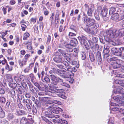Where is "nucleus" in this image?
Instances as JSON below:
<instances>
[{"mask_svg": "<svg viewBox=\"0 0 124 124\" xmlns=\"http://www.w3.org/2000/svg\"><path fill=\"white\" fill-rule=\"evenodd\" d=\"M118 103V106L124 107V102L122 101H120Z\"/></svg>", "mask_w": 124, "mask_h": 124, "instance_id": "64", "label": "nucleus"}, {"mask_svg": "<svg viewBox=\"0 0 124 124\" xmlns=\"http://www.w3.org/2000/svg\"><path fill=\"white\" fill-rule=\"evenodd\" d=\"M1 110L0 111V117L3 118L5 116V113L3 111L2 109H1Z\"/></svg>", "mask_w": 124, "mask_h": 124, "instance_id": "42", "label": "nucleus"}, {"mask_svg": "<svg viewBox=\"0 0 124 124\" xmlns=\"http://www.w3.org/2000/svg\"><path fill=\"white\" fill-rule=\"evenodd\" d=\"M72 45L69 44H66L65 47L66 48V50L67 52H71L73 51V49Z\"/></svg>", "mask_w": 124, "mask_h": 124, "instance_id": "14", "label": "nucleus"}, {"mask_svg": "<svg viewBox=\"0 0 124 124\" xmlns=\"http://www.w3.org/2000/svg\"><path fill=\"white\" fill-rule=\"evenodd\" d=\"M16 113L18 115H26L27 114V112L23 110H19L17 111Z\"/></svg>", "mask_w": 124, "mask_h": 124, "instance_id": "19", "label": "nucleus"}, {"mask_svg": "<svg viewBox=\"0 0 124 124\" xmlns=\"http://www.w3.org/2000/svg\"><path fill=\"white\" fill-rule=\"evenodd\" d=\"M8 85L10 87L14 89H15L17 86L16 84L13 83H9Z\"/></svg>", "mask_w": 124, "mask_h": 124, "instance_id": "32", "label": "nucleus"}, {"mask_svg": "<svg viewBox=\"0 0 124 124\" xmlns=\"http://www.w3.org/2000/svg\"><path fill=\"white\" fill-rule=\"evenodd\" d=\"M121 109V108L114 107L112 109V111H119V112H120Z\"/></svg>", "mask_w": 124, "mask_h": 124, "instance_id": "51", "label": "nucleus"}, {"mask_svg": "<svg viewBox=\"0 0 124 124\" xmlns=\"http://www.w3.org/2000/svg\"><path fill=\"white\" fill-rule=\"evenodd\" d=\"M117 60L116 57H112L109 58L107 59V61L108 62H116Z\"/></svg>", "mask_w": 124, "mask_h": 124, "instance_id": "25", "label": "nucleus"}, {"mask_svg": "<svg viewBox=\"0 0 124 124\" xmlns=\"http://www.w3.org/2000/svg\"><path fill=\"white\" fill-rule=\"evenodd\" d=\"M21 27L22 29V31H24L25 30V29L26 28L27 26L25 24H21Z\"/></svg>", "mask_w": 124, "mask_h": 124, "instance_id": "60", "label": "nucleus"}, {"mask_svg": "<svg viewBox=\"0 0 124 124\" xmlns=\"http://www.w3.org/2000/svg\"><path fill=\"white\" fill-rule=\"evenodd\" d=\"M34 85L37 87L39 89L41 90V88L40 86V85L38 83L35 82L34 83Z\"/></svg>", "mask_w": 124, "mask_h": 124, "instance_id": "58", "label": "nucleus"}, {"mask_svg": "<svg viewBox=\"0 0 124 124\" xmlns=\"http://www.w3.org/2000/svg\"><path fill=\"white\" fill-rule=\"evenodd\" d=\"M108 11V9L106 7H104L101 11V15L104 16H107Z\"/></svg>", "mask_w": 124, "mask_h": 124, "instance_id": "20", "label": "nucleus"}, {"mask_svg": "<svg viewBox=\"0 0 124 124\" xmlns=\"http://www.w3.org/2000/svg\"><path fill=\"white\" fill-rule=\"evenodd\" d=\"M88 52L89 58L91 61L92 62H94L95 60V58L91 50L89 51Z\"/></svg>", "mask_w": 124, "mask_h": 124, "instance_id": "15", "label": "nucleus"}, {"mask_svg": "<svg viewBox=\"0 0 124 124\" xmlns=\"http://www.w3.org/2000/svg\"><path fill=\"white\" fill-rule=\"evenodd\" d=\"M111 65L113 67L114 69L120 67L116 61L112 62L111 63Z\"/></svg>", "mask_w": 124, "mask_h": 124, "instance_id": "23", "label": "nucleus"}, {"mask_svg": "<svg viewBox=\"0 0 124 124\" xmlns=\"http://www.w3.org/2000/svg\"><path fill=\"white\" fill-rule=\"evenodd\" d=\"M51 36L49 35H48L47 38V44H49V43L51 40Z\"/></svg>", "mask_w": 124, "mask_h": 124, "instance_id": "59", "label": "nucleus"}, {"mask_svg": "<svg viewBox=\"0 0 124 124\" xmlns=\"http://www.w3.org/2000/svg\"><path fill=\"white\" fill-rule=\"evenodd\" d=\"M121 89H120V87H119V88L115 89L113 92L114 93L116 94H123V92Z\"/></svg>", "mask_w": 124, "mask_h": 124, "instance_id": "22", "label": "nucleus"}, {"mask_svg": "<svg viewBox=\"0 0 124 124\" xmlns=\"http://www.w3.org/2000/svg\"><path fill=\"white\" fill-rule=\"evenodd\" d=\"M113 99L117 101V102H119L120 101V96H118V97L114 96L113 97Z\"/></svg>", "mask_w": 124, "mask_h": 124, "instance_id": "49", "label": "nucleus"}, {"mask_svg": "<svg viewBox=\"0 0 124 124\" xmlns=\"http://www.w3.org/2000/svg\"><path fill=\"white\" fill-rule=\"evenodd\" d=\"M114 33L115 38H120L124 35V28H122L116 30L114 32Z\"/></svg>", "mask_w": 124, "mask_h": 124, "instance_id": "6", "label": "nucleus"}, {"mask_svg": "<svg viewBox=\"0 0 124 124\" xmlns=\"http://www.w3.org/2000/svg\"><path fill=\"white\" fill-rule=\"evenodd\" d=\"M7 80L8 82H11L13 81V79L9 75H8L7 76Z\"/></svg>", "mask_w": 124, "mask_h": 124, "instance_id": "38", "label": "nucleus"}, {"mask_svg": "<svg viewBox=\"0 0 124 124\" xmlns=\"http://www.w3.org/2000/svg\"><path fill=\"white\" fill-rule=\"evenodd\" d=\"M33 122L32 119L28 120L26 118L23 117L21 120L20 124H32Z\"/></svg>", "mask_w": 124, "mask_h": 124, "instance_id": "7", "label": "nucleus"}, {"mask_svg": "<svg viewBox=\"0 0 124 124\" xmlns=\"http://www.w3.org/2000/svg\"><path fill=\"white\" fill-rule=\"evenodd\" d=\"M64 90L63 89H57L56 90V91H55V92H57V93H63L65 94V93L64 92Z\"/></svg>", "mask_w": 124, "mask_h": 124, "instance_id": "37", "label": "nucleus"}, {"mask_svg": "<svg viewBox=\"0 0 124 124\" xmlns=\"http://www.w3.org/2000/svg\"><path fill=\"white\" fill-rule=\"evenodd\" d=\"M78 38L81 44L84 45L86 50H88L90 49V45L88 44L87 38L85 36L82 35L81 36L78 37Z\"/></svg>", "mask_w": 124, "mask_h": 124, "instance_id": "2", "label": "nucleus"}, {"mask_svg": "<svg viewBox=\"0 0 124 124\" xmlns=\"http://www.w3.org/2000/svg\"><path fill=\"white\" fill-rule=\"evenodd\" d=\"M33 106H34V105H33ZM32 111L34 115H36L37 113V110L36 108L34 106L33 108Z\"/></svg>", "mask_w": 124, "mask_h": 124, "instance_id": "46", "label": "nucleus"}, {"mask_svg": "<svg viewBox=\"0 0 124 124\" xmlns=\"http://www.w3.org/2000/svg\"><path fill=\"white\" fill-rule=\"evenodd\" d=\"M28 88H23L21 86H20L18 88V92L20 94H22L24 92L27 93V91Z\"/></svg>", "mask_w": 124, "mask_h": 124, "instance_id": "13", "label": "nucleus"}, {"mask_svg": "<svg viewBox=\"0 0 124 124\" xmlns=\"http://www.w3.org/2000/svg\"><path fill=\"white\" fill-rule=\"evenodd\" d=\"M50 76L52 81L51 84L54 85H56L57 83L58 78L52 74L50 75Z\"/></svg>", "mask_w": 124, "mask_h": 124, "instance_id": "10", "label": "nucleus"}, {"mask_svg": "<svg viewBox=\"0 0 124 124\" xmlns=\"http://www.w3.org/2000/svg\"><path fill=\"white\" fill-rule=\"evenodd\" d=\"M42 119L43 121L48 124H51L52 123L48 119H47L46 117L44 116H41Z\"/></svg>", "mask_w": 124, "mask_h": 124, "instance_id": "28", "label": "nucleus"}, {"mask_svg": "<svg viewBox=\"0 0 124 124\" xmlns=\"http://www.w3.org/2000/svg\"><path fill=\"white\" fill-rule=\"evenodd\" d=\"M14 117V116L11 113L8 114V118L9 120L12 119Z\"/></svg>", "mask_w": 124, "mask_h": 124, "instance_id": "52", "label": "nucleus"}, {"mask_svg": "<svg viewBox=\"0 0 124 124\" xmlns=\"http://www.w3.org/2000/svg\"><path fill=\"white\" fill-rule=\"evenodd\" d=\"M56 74L60 76L63 78H69L70 76H73L74 74L71 71H69V70L64 68H62L61 70L57 69Z\"/></svg>", "mask_w": 124, "mask_h": 124, "instance_id": "1", "label": "nucleus"}, {"mask_svg": "<svg viewBox=\"0 0 124 124\" xmlns=\"http://www.w3.org/2000/svg\"><path fill=\"white\" fill-rule=\"evenodd\" d=\"M99 14V11H97L96 13L95 14H94V16L96 19L98 20H99L100 19Z\"/></svg>", "mask_w": 124, "mask_h": 124, "instance_id": "41", "label": "nucleus"}, {"mask_svg": "<svg viewBox=\"0 0 124 124\" xmlns=\"http://www.w3.org/2000/svg\"><path fill=\"white\" fill-rule=\"evenodd\" d=\"M114 32L112 30H107L104 34L105 39H106V41L109 42L111 40L110 39L115 38Z\"/></svg>", "mask_w": 124, "mask_h": 124, "instance_id": "4", "label": "nucleus"}, {"mask_svg": "<svg viewBox=\"0 0 124 124\" xmlns=\"http://www.w3.org/2000/svg\"><path fill=\"white\" fill-rule=\"evenodd\" d=\"M57 70L55 68H54L52 69V70H50L49 71V73L50 74H52L53 73H56V72Z\"/></svg>", "mask_w": 124, "mask_h": 124, "instance_id": "54", "label": "nucleus"}, {"mask_svg": "<svg viewBox=\"0 0 124 124\" xmlns=\"http://www.w3.org/2000/svg\"><path fill=\"white\" fill-rule=\"evenodd\" d=\"M90 39L88 40V41L90 45V43H96L98 41V37L95 36L93 35L92 36L89 35Z\"/></svg>", "mask_w": 124, "mask_h": 124, "instance_id": "8", "label": "nucleus"}, {"mask_svg": "<svg viewBox=\"0 0 124 124\" xmlns=\"http://www.w3.org/2000/svg\"><path fill=\"white\" fill-rule=\"evenodd\" d=\"M117 62V63L119 65V66L120 67L121 66V65L122 64L123 62H124L122 60H117L116 61Z\"/></svg>", "mask_w": 124, "mask_h": 124, "instance_id": "48", "label": "nucleus"}, {"mask_svg": "<svg viewBox=\"0 0 124 124\" xmlns=\"http://www.w3.org/2000/svg\"><path fill=\"white\" fill-rule=\"evenodd\" d=\"M32 103H31L29 104H26L25 105V107L27 108L28 111L30 112L31 110V106Z\"/></svg>", "mask_w": 124, "mask_h": 124, "instance_id": "31", "label": "nucleus"}, {"mask_svg": "<svg viewBox=\"0 0 124 124\" xmlns=\"http://www.w3.org/2000/svg\"><path fill=\"white\" fill-rule=\"evenodd\" d=\"M111 51L113 54L117 56H120L122 54V53L119 52V49L116 47L112 48L111 49Z\"/></svg>", "mask_w": 124, "mask_h": 124, "instance_id": "9", "label": "nucleus"}, {"mask_svg": "<svg viewBox=\"0 0 124 124\" xmlns=\"http://www.w3.org/2000/svg\"><path fill=\"white\" fill-rule=\"evenodd\" d=\"M65 42L64 41L62 42V43L59 44L58 47L60 48H64L66 45Z\"/></svg>", "mask_w": 124, "mask_h": 124, "instance_id": "36", "label": "nucleus"}, {"mask_svg": "<svg viewBox=\"0 0 124 124\" xmlns=\"http://www.w3.org/2000/svg\"><path fill=\"white\" fill-rule=\"evenodd\" d=\"M45 116L50 118H53L54 116V115L51 111L46 110L45 111L44 113Z\"/></svg>", "mask_w": 124, "mask_h": 124, "instance_id": "11", "label": "nucleus"}, {"mask_svg": "<svg viewBox=\"0 0 124 124\" xmlns=\"http://www.w3.org/2000/svg\"><path fill=\"white\" fill-rule=\"evenodd\" d=\"M54 56L53 60L54 62L57 63L62 62V56L59 52H57L54 53Z\"/></svg>", "mask_w": 124, "mask_h": 124, "instance_id": "5", "label": "nucleus"}, {"mask_svg": "<svg viewBox=\"0 0 124 124\" xmlns=\"http://www.w3.org/2000/svg\"><path fill=\"white\" fill-rule=\"evenodd\" d=\"M6 99L4 97L1 96L0 97V102L4 103L6 102Z\"/></svg>", "mask_w": 124, "mask_h": 124, "instance_id": "44", "label": "nucleus"}, {"mask_svg": "<svg viewBox=\"0 0 124 124\" xmlns=\"http://www.w3.org/2000/svg\"><path fill=\"white\" fill-rule=\"evenodd\" d=\"M52 102L53 103H55L59 105H60L61 104V102L60 101L55 100H53L52 101Z\"/></svg>", "mask_w": 124, "mask_h": 124, "instance_id": "56", "label": "nucleus"}, {"mask_svg": "<svg viewBox=\"0 0 124 124\" xmlns=\"http://www.w3.org/2000/svg\"><path fill=\"white\" fill-rule=\"evenodd\" d=\"M62 110V109L58 107H56L53 110V112L54 113L57 114L59 113L60 111H61Z\"/></svg>", "mask_w": 124, "mask_h": 124, "instance_id": "29", "label": "nucleus"}, {"mask_svg": "<svg viewBox=\"0 0 124 124\" xmlns=\"http://www.w3.org/2000/svg\"><path fill=\"white\" fill-rule=\"evenodd\" d=\"M96 57L97 59L98 63L101 64L102 62L101 53L100 52L98 51L96 54Z\"/></svg>", "mask_w": 124, "mask_h": 124, "instance_id": "12", "label": "nucleus"}, {"mask_svg": "<svg viewBox=\"0 0 124 124\" xmlns=\"http://www.w3.org/2000/svg\"><path fill=\"white\" fill-rule=\"evenodd\" d=\"M80 57L82 59L85 60L86 58V54L85 52L82 51L81 53Z\"/></svg>", "mask_w": 124, "mask_h": 124, "instance_id": "26", "label": "nucleus"}, {"mask_svg": "<svg viewBox=\"0 0 124 124\" xmlns=\"http://www.w3.org/2000/svg\"><path fill=\"white\" fill-rule=\"evenodd\" d=\"M29 76L31 78L32 81H33L35 79V78L34 75L33 74H31L29 75Z\"/></svg>", "mask_w": 124, "mask_h": 124, "instance_id": "57", "label": "nucleus"}, {"mask_svg": "<svg viewBox=\"0 0 124 124\" xmlns=\"http://www.w3.org/2000/svg\"><path fill=\"white\" fill-rule=\"evenodd\" d=\"M85 31L88 33L91 34H94L95 32L93 30L90 29V28H88L85 30Z\"/></svg>", "mask_w": 124, "mask_h": 124, "instance_id": "33", "label": "nucleus"}, {"mask_svg": "<svg viewBox=\"0 0 124 124\" xmlns=\"http://www.w3.org/2000/svg\"><path fill=\"white\" fill-rule=\"evenodd\" d=\"M29 36V34L27 33H25L24 34L23 39L24 40H25L27 39V38Z\"/></svg>", "mask_w": 124, "mask_h": 124, "instance_id": "50", "label": "nucleus"}, {"mask_svg": "<svg viewBox=\"0 0 124 124\" xmlns=\"http://www.w3.org/2000/svg\"><path fill=\"white\" fill-rule=\"evenodd\" d=\"M78 43L77 39L75 38H74L70 41V45L72 46H75Z\"/></svg>", "mask_w": 124, "mask_h": 124, "instance_id": "16", "label": "nucleus"}, {"mask_svg": "<svg viewBox=\"0 0 124 124\" xmlns=\"http://www.w3.org/2000/svg\"><path fill=\"white\" fill-rule=\"evenodd\" d=\"M116 76L118 77L124 78V74L123 73L118 74Z\"/></svg>", "mask_w": 124, "mask_h": 124, "instance_id": "63", "label": "nucleus"}, {"mask_svg": "<svg viewBox=\"0 0 124 124\" xmlns=\"http://www.w3.org/2000/svg\"><path fill=\"white\" fill-rule=\"evenodd\" d=\"M87 11V13L88 16H92L93 11L92 8H90Z\"/></svg>", "mask_w": 124, "mask_h": 124, "instance_id": "35", "label": "nucleus"}, {"mask_svg": "<svg viewBox=\"0 0 124 124\" xmlns=\"http://www.w3.org/2000/svg\"><path fill=\"white\" fill-rule=\"evenodd\" d=\"M63 63L65 66V68L69 70V71H71V67L69 63L66 61H64L63 62Z\"/></svg>", "mask_w": 124, "mask_h": 124, "instance_id": "17", "label": "nucleus"}, {"mask_svg": "<svg viewBox=\"0 0 124 124\" xmlns=\"http://www.w3.org/2000/svg\"><path fill=\"white\" fill-rule=\"evenodd\" d=\"M61 85L62 86H65L68 88H70V85L65 83L62 82L61 83Z\"/></svg>", "mask_w": 124, "mask_h": 124, "instance_id": "61", "label": "nucleus"}, {"mask_svg": "<svg viewBox=\"0 0 124 124\" xmlns=\"http://www.w3.org/2000/svg\"><path fill=\"white\" fill-rule=\"evenodd\" d=\"M21 79L20 78H16V82L18 85H20L21 84H22V82L20 80Z\"/></svg>", "mask_w": 124, "mask_h": 124, "instance_id": "45", "label": "nucleus"}, {"mask_svg": "<svg viewBox=\"0 0 124 124\" xmlns=\"http://www.w3.org/2000/svg\"><path fill=\"white\" fill-rule=\"evenodd\" d=\"M79 65H77L76 66V67H73L72 68V69L71 68V70H72L71 72L72 73V71H73L74 72L76 71L77 68L79 67Z\"/></svg>", "mask_w": 124, "mask_h": 124, "instance_id": "53", "label": "nucleus"}, {"mask_svg": "<svg viewBox=\"0 0 124 124\" xmlns=\"http://www.w3.org/2000/svg\"><path fill=\"white\" fill-rule=\"evenodd\" d=\"M1 124H8V122L5 119L2 120L1 121Z\"/></svg>", "mask_w": 124, "mask_h": 124, "instance_id": "62", "label": "nucleus"}, {"mask_svg": "<svg viewBox=\"0 0 124 124\" xmlns=\"http://www.w3.org/2000/svg\"><path fill=\"white\" fill-rule=\"evenodd\" d=\"M104 49L103 50V52L104 54H108L109 52V47L108 46L107 47L106 45H105L104 46Z\"/></svg>", "mask_w": 124, "mask_h": 124, "instance_id": "24", "label": "nucleus"}, {"mask_svg": "<svg viewBox=\"0 0 124 124\" xmlns=\"http://www.w3.org/2000/svg\"><path fill=\"white\" fill-rule=\"evenodd\" d=\"M41 80L43 82L48 83L50 82V80L49 78L47 76H45L44 78H42Z\"/></svg>", "mask_w": 124, "mask_h": 124, "instance_id": "30", "label": "nucleus"}, {"mask_svg": "<svg viewBox=\"0 0 124 124\" xmlns=\"http://www.w3.org/2000/svg\"><path fill=\"white\" fill-rule=\"evenodd\" d=\"M10 93L11 95V97H13L15 95V91L13 89H11L10 91Z\"/></svg>", "mask_w": 124, "mask_h": 124, "instance_id": "43", "label": "nucleus"}, {"mask_svg": "<svg viewBox=\"0 0 124 124\" xmlns=\"http://www.w3.org/2000/svg\"><path fill=\"white\" fill-rule=\"evenodd\" d=\"M70 29L72 31L77 32V28L73 25H71L70 26Z\"/></svg>", "mask_w": 124, "mask_h": 124, "instance_id": "39", "label": "nucleus"}, {"mask_svg": "<svg viewBox=\"0 0 124 124\" xmlns=\"http://www.w3.org/2000/svg\"><path fill=\"white\" fill-rule=\"evenodd\" d=\"M119 17L118 14L117 13H115L113 14L111 17V19L114 21L118 20Z\"/></svg>", "mask_w": 124, "mask_h": 124, "instance_id": "18", "label": "nucleus"}, {"mask_svg": "<svg viewBox=\"0 0 124 124\" xmlns=\"http://www.w3.org/2000/svg\"><path fill=\"white\" fill-rule=\"evenodd\" d=\"M28 85L30 88V89L32 93H34L35 90V87L31 85V83H28Z\"/></svg>", "mask_w": 124, "mask_h": 124, "instance_id": "27", "label": "nucleus"}, {"mask_svg": "<svg viewBox=\"0 0 124 124\" xmlns=\"http://www.w3.org/2000/svg\"><path fill=\"white\" fill-rule=\"evenodd\" d=\"M83 18L84 21L86 22V26L89 27L95 24V20L92 18H88L87 16L85 14L83 15Z\"/></svg>", "mask_w": 124, "mask_h": 124, "instance_id": "3", "label": "nucleus"}, {"mask_svg": "<svg viewBox=\"0 0 124 124\" xmlns=\"http://www.w3.org/2000/svg\"><path fill=\"white\" fill-rule=\"evenodd\" d=\"M65 94L63 93H59L58 94V96L59 97L62 98L63 99H66V97L64 95Z\"/></svg>", "mask_w": 124, "mask_h": 124, "instance_id": "55", "label": "nucleus"}, {"mask_svg": "<svg viewBox=\"0 0 124 124\" xmlns=\"http://www.w3.org/2000/svg\"><path fill=\"white\" fill-rule=\"evenodd\" d=\"M22 102L25 105L26 104H29L31 103H30V100L28 99H23V100Z\"/></svg>", "mask_w": 124, "mask_h": 124, "instance_id": "40", "label": "nucleus"}, {"mask_svg": "<svg viewBox=\"0 0 124 124\" xmlns=\"http://www.w3.org/2000/svg\"><path fill=\"white\" fill-rule=\"evenodd\" d=\"M116 11V8L114 7L111 8L109 10V14L111 15L114 13Z\"/></svg>", "mask_w": 124, "mask_h": 124, "instance_id": "34", "label": "nucleus"}, {"mask_svg": "<svg viewBox=\"0 0 124 124\" xmlns=\"http://www.w3.org/2000/svg\"><path fill=\"white\" fill-rule=\"evenodd\" d=\"M77 32H70L69 33V35L70 36H76L77 34Z\"/></svg>", "mask_w": 124, "mask_h": 124, "instance_id": "47", "label": "nucleus"}, {"mask_svg": "<svg viewBox=\"0 0 124 124\" xmlns=\"http://www.w3.org/2000/svg\"><path fill=\"white\" fill-rule=\"evenodd\" d=\"M58 51L61 54L62 56L66 58L68 56V54L65 52L64 50L60 49L58 50Z\"/></svg>", "mask_w": 124, "mask_h": 124, "instance_id": "21", "label": "nucleus"}]
</instances>
